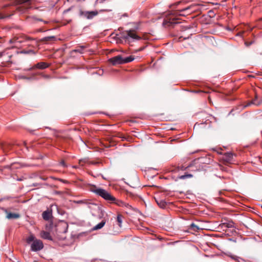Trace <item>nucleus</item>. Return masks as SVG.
<instances>
[{
	"instance_id": "obj_15",
	"label": "nucleus",
	"mask_w": 262,
	"mask_h": 262,
	"mask_svg": "<svg viewBox=\"0 0 262 262\" xmlns=\"http://www.w3.org/2000/svg\"><path fill=\"white\" fill-rule=\"evenodd\" d=\"M40 236L41 238L45 239H49L50 241L52 240V237L50 235V233L47 231H42L40 232Z\"/></svg>"
},
{
	"instance_id": "obj_38",
	"label": "nucleus",
	"mask_w": 262,
	"mask_h": 262,
	"mask_svg": "<svg viewBox=\"0 0 262 262\" xmlns=\"http://www.w3.org/2000/svg\"><path fill=\"white\" fill-rule=\"evenodd\" d=\"M261 101H262V99H261Z\"/></svg>"
},
{
	"instance_id": "obj_18",
	"label": "nucleus",
	"mask_w": 262,
	"mask_h": 262,
	"mask_svg": "<svg viewBox=\"0 0 262 262\" xmlns=\"http://www.w3.org/2000/svg\"><path fill=\"white\" fill-rule=\"evenodd\" d=\"M186 167L182 165L178 166L177 167H173L171 169V171L173 172H177L180 170H184L186 169Z\"/></svg>"
},
{
	"instance_id": "obj_32",
	"label": "nucleus",
	"mask_w": 262,
	"mask_h": 262,
	"mask_svg": "<svg viewBox=\"0 0 262 262\" xmlns=\"http://www.w3.org/2000/svg\"><path fill=\"white\" fill-rule=\"evenodd\" d=\"M198 160H199V161H200V162H203L202 161V158H198Z\"/></svg>"
},
{
	"instance_id": "obj_34",
	"label": "nucleus",
	"mask_w": 262,
	"mask_h": 262,
	"mask_svg": "<svg viewBox=\"0 0 262 262\" xmlns=\"http://www.w3.org/2000/svg\"><path fill=\"white\" fill-rule=\"evenodd\" d=\"M191 92L193 93H196V91L195 90H193V91H191Z\"/></svg>"
},
{
	"instance_id": "obj_6",
	"label": "nucleus",
	"mask_w": 262,
	"mask_h": 262,
	"mask_svg": "<svg viewBox=\"0 0 262 262\" xmlns=\"http://www.w3.org/2000/svg\"><path fill=\"white\" fill-rule=\"evenodd\" d=\"M181 31V34L179 38V41H185L189 45L190 43V36L192 35L190 29L184 27Z\"/></svg>"
},
{
	"instance_id": "obj_2",
	"label": "nucleus",
	"mask_w": 262,
	"mask_h": 262,
	"mask_svg": "<svg viewBox=\"0 0 262 262\" xmlns=\"http://www.w3.org/2000/svg\"><path fill=\"white\" fill-rule=\"evenodd\" d=\"M26 242L28 244L31 245V250L32 251H38L43 248L42 242L40 239H36L33 234H30L26 238Z\"/></svg>"
},
{
	"instance_id": "obj_9",
	"label": "nucleus",
	"mask_w": 262,
	"mask_h": 262,
	"mask_svg": "<svg viewBox=\"0 0 262 262\" xmlns=\"http://www.w3.org/2000/svg\"><path fill=\"white\" fill-rule=\"evenodd\" d=\"M98 14V12L97 10L91 11L80 10L79 12V15L80 16L88 19H91Z\"/></svg>"
},
{
	"instance_id": "obj_23",
	"label": "nucleus",
	"mask_w": 262,
	"mask_h": 262,
	"mask_svg": "<svg viewBox=\"0 0 262 262\" xmlns=\"http://www.w3.org/2000/svg\"><path fill=\"white\" fill-rule=\"evenodd\" d=\"M192 177V175L191 174L185 173L183 175H179L178 178L180 179H185L189 178Z\"/></svg>"
},
{
	"instance_id": "obj_25",
	"label": "nucleus",
	"mask_w": 262,
	"mask_h": 262,
	"mask_svg": "<svg viewBox=\"0 0 262 262\" xmlns=\"http://www.w3.org/2000/svg\"><path fill=\"white\" fill-rule=\"evenodd\" d=\"M29 18L31 19L32 20H37V21H42V22H43V23L45 24H47L49 23V21H46V20H42L41 18H37L35 16L29 17Z\"/></svg>"
},
{
	"instance_id": "obj_4",
	"label": "nucleus",
	"mask_w": 262,
	"mask_h": 262,
	"mask_svg": "<svg viewBox=\"0 0 262 262\" xmlns=\"http://www.w3.org/2000/svg\"><path fill=\"white\" fill-rule=\"evenodd\" d=\"M121 37L129 43L134 41L135 40H139L141 39V37L136 34L135 31L132 30H129L122 32L121 33Z\"/></svg>"
},
{
	"instance_id": "obj_13",
	"label": "nucleus",
	"mask_w": 262,
	"mask_h": 262,
	"mask_svg": "<svg viewBox=\"0 0 262 262\" xmlns=\"http://www.w3.org/2000/svg\"><path fill=\"white\" fill-rule=\"evenodd\" d=\"M254 104L256 106L260 105L261 104H262V101L261 100H259L258 99L257 95H256L255 96V98L253 99L251 102L248 103L247 105L245 106V107H247L248 106H250L251 104Z\"/></svg>"
},
{
	"instance_id": "obj_17",
	"label": "nucleus",
	"mask_w": 262,
	"mask_h": 262,
	"mask_svg": "<svg viewBox=\"0 0 262 262\" xmlns=\"http://www.w3.org/2000/svg\"><path fill=\"white\" fill-rule=\"evenodd\" d=\"M203 222L201 221L200 219H198V230H204L207 229V227L205 225H203ZM199 231H198V235H200V233L198 234Z\"/></svg>"
},
{
	"instance_id": "obj_26",
	"label": "nucleus",
	"mask_w": 262,
	"mask_h": 262,
	"mask_svg": "<svg viewBox=\"0 0 262 262\" xmlns=\"http://www.w3.org/2000/svg\"><path fill=\"white\" fill-rule=\"evenodd\" d=\"M223 227H227L228 228H232L234 227L233 223L232 222H230L228 223H224L222 224Z\"/></svg>"
},
{
	"instance_id": "obj_8",
	"label": "nucleus",
	"mask_w": 262,
	"mask_h": 262,
	"mask_svg": "<svg viewBox=\"0 0 262 262\" xmlns=\"http://www.w3.org/2000/svg\"><path fill=\"white\" fill-rule=\"evenodd\" d=\"M14 10L12 8L9 6H5L0 10V19H4L8 18L12 15Z\"/></svg>"
},
{
	"instance_id": "obj_35",
	"label": "nucleus",
	"mask_w": 262,
	"mask_h": 262,
	"mask_svg": "<svg viewBox=\"0 0 262 262\" xmlns=\"http://www.w3.org/2000/svg\"><path fill=\"white\" fill-rule=\"evenodd\" d=\"M180 3H181V2H178V3H176V5H179Z\"/></svg>"
},
{
	"instance_id": "obj_1",
	"label": "nucleus",
	"mask_w": 262,
	"mask_h": 262,
	"mask_svg": "<svg viewBox=\"0 0 262 262\" xmlns=\"http://www.w3.org/2000/svg\"><path fill=\"white\" fill-rule=\"evenodd\" d=\"M192 6H187L184 8H178L177 9L172 16L169 18L165 19L163 23V25L167 27H174L175 25L180 24V22L178 20L179 18V16H185L190 14L192 12L194 11Z\"/></svg>"
},
{
	"instance_id": "obj_5",
	"label": "nucleus",
	"mask_w": 262,
	"mask_h": 262,
	"mask_svg": "<svg viewBox=\"0 0 262 262\" xmlns=\"http://www.w3.org/2000/svg\"><path fill=\"white\" fill-rule=\"evenodd\" d=\"M92 191L97 195L102 197L105 200L110 203L111 201L115 200V198L104 189L101 188H96L93 189Z\"/></svg>"
},
{
	"instance_id": "obj_37",
	"label": "nucleus",
	"mask_w": 262,
	"mask_h": 262,
	"mask_svg": "<svg viewBox=\"0 0 262 262\" xmlns=\"http://www.w3.org/2000/svg\"><path fill=\"white\" fill-rule=\"evenodd\" d=\"M200 92H200V91H199V90H198L197 93H200Z\"/></svg>"
},
{
	"instance_id": "obj_16",
	"label": "nucleus",
	"mask_w": 262,
	"mask_h": 262,
	"mask_svg": "<svg viewBox=\"0 0 262 262\" xmlns=\"http://www.w3.org/2000/svg\"><path fill=\"white\" fill-rule=\"evenodd\" d=\"M86 48L85 46H80L76 47L75 49L73 50L72 52L79 53L80 54H83L84 50Z\"/></svg>"
},
{
	"instance_id": "obj_28",
	"label": "nucleus",
	"mask_w": 262,
	"mask_h": 262,
	"mask_svg": "<svg viewBox=\"0 0 262 262\" xmlns=\"http://www.w3.org/2000/svg\"><path fill=\"white\" fill-rule=\"evenodd\" d=\"M55 37L54 36H47V37H45L43 38V41H50V40H55Z\"/></svg>"
},
{
	"instance_id": "obj_10",
	"label": "nucleus",
	"mask_w": 262,
	"mask_h": 262,
	"mask_svg": "<svg viewBox=\"0 0 262 262\" xmlns=\"http://www.w3.org/2000/svg\"><path fill=\"white\" fill-rule=\"evenodd\" d=\"M23 42V39L19 37H14L9 40L10 44H13L12 48H17L19 45Z\"/></svg>"
},
{
	"instance_id": "obj_31",
	"label": "nucleus",
	"mask_w": 262,
	"mask_h": 262,
	"mask_svg": "<svg viewBox=\"0 0 262 262\" xmlns=\"http://www.w3.org/2000/svg\"><path fill=\"white\" fill-rule=\"evenodd\" d=\"M193 228H196V226L194 223H192L190 225V229Z\"/></svg>"
},
{
	"instance_id": "obj_22",
	"label": "nucleus",
	"mask_w": 262,
	"mask_h": 262,
	"mask_svg": "<svg viewBox=\"0 0 262 262\" xmlns=\"http://www.w3.org/2000/svg\"><path fill=\"white\" fill-rule=\"evenodd\" d=\"M123 216L121 214H118L116 219L118 225L120 227H121Z\"/></svg>"
},
{
	"instance_id": "obj_7",
	"label": "nucleus",
	"mask_w": 262,
	"mask_h": 262,
	"mask_svg": "<svg viewBox=\"0 0 262 262\" xmlns=\"http://www.w3.org/2000/svg\"><path fill=\"white\" fill-rule=\"evenodd\" d=\"M31 1L32 0H16L18 4L21 5V6L18 7L17 9L21 13L26 12L31 8Z\"/></svg>"
},
{
	"instance_id": "obj_20",
	"label": "nucleus",
	"mask_w": 262,
	"mask_h": 262,
	"mask_svg": "<svg viewBox=\"0 0 262 262\" xmlns=\"http://www.w3.org/2000/svg\"><path fill=\"white\" fill-rule=\"evenodd\" d=\"M105 222L104 221H102L100 223L96 225L93 227L94 230H97L98 229H101L105 225Z\"/></svg>"
},
{
	"instance_id": "obj_36",
	"label": "nucleus",
	"mask_w": 262,
	"mask_h": 262,
	"mask_svg": "<svg viewBox=\"0 0 262 262\" xmlns=\"http://www.w3.org/2000/svg\"><path fill=\"white\" fill-rule=\"evenodd\" d=\"M26 39H27V40H31V38H30V37H27V38H26Z\"/></svg>"
},
{
	"instance_id": "obj_12",
	"label": "nucleus",
	"mask_w": 262,
	"mask_h": 262,
	"mask_svg": "<svg viewBox=\"0 0 262 262\" xmlns=\"http://www.w3.org/2000/svg\"><path fill=\"white\" fill-rule=\"evenodd\" d=\"M233 159V155L230 152L225 153L223 157V160L225 162L230 163Z\"/></svg>"
},
{
	"instance_id": "obj_33",
	"label": "nucleus",
	"mask_w": 262,
	"mask_h": 262,
	"mask_svg": "<svg viewBox=\"0 0 262 262\" xmlns=\"http://www.w3.org/2000/svg\"><path fill=\"white\" fill-rule=\"evenodd\" d=\"M251 43H248L247 42H245V45L247 46H249L250 45H251Z\"/></svg>"
},
{
	"instance_id": "obj_30",
	"label": "nucleus",
	"mask_w": 262,
	"mask_h": 262,
	"mask_svg": "<svg viewBox=\"0 0 262 262\" xmlns=\"http://www.w3.org/2000/svg\"><path fill=\"white\" fill-rule=\"evenodd\" d=\"M124 207L128 208H131V206L130 205H129L128 203H125V205H124Z\"/></svg>"
},
{
	"instance_id": "obj_24",
	"label": "nucleus",
	"mask_w": 262,
	"mask_h": 262,
	"mask_svg": "<svg viewBox=\"0 0 262 262\" xmlns=\"http://www.w3.org/2000/svg\"><path fill=\"white\" fill-rule=\"evenodd\" d=\"M158 205L161 207V208H165L166 206V203L164 200H160V201H156Z\"/></svg>"
},
{
	"instance_id": "obj_27",
	"label": "nucleus",
	"mask_w": 262,
	"mask_h": 262,
	"mask_svg": "<svg viewBox=\"0 0 262 262\" xmlns=\"http://www.w3.org/2000/svg\"><path fill=\"white\" fill-rule=\"evenodd\" d=\"M42 217L45 220H48L50 218V213L48 211H44L42 213Z\"/></svg>"
},
{
	"instance_id": "obj_29",
	"label": "nucleus",
	"mask_w": 262,
	"mask_h": 262,
	"mask_svg": "<svg viewBox=\"0 0 262 262\" xmlns=\"http://www.w3.org/2000/svg\"><path fill=\"white\" fill-rule=\"evenodd\" d=\"M63 167H68V165L67 164L65 163V162L64 161V160H62L61 162H60V163Z\"/></svg>"
},
{
	"instance_id": "obj_19",
	"label": "nucleus",
	"mask_w": 262,
	"mask_h": 262,
	"mask_svg": "<svg viewBox=\"0 0 262 262\" xmlns=\"http://www.w3.org/2000/svg\"><path fill=\"white\" fill-rule=\"evenodd\" d=\"M20 217L18 213L8 212L7 213V218L8 219H18Z\"/></svg>"
},
{
	"instance_id": "obj_14",
	"label": "nucleus",
	"mask_w": 262,
	"mask_h": 262,
	"mask_svg": "<svg viewBox=\"0 0 262 262\" xmlns=\"http://www.w3.org/2000/svg\"><path fill=\"white\" fill-rule=\"evenodd\" d=\"M75 203L77 204H85L88 205V207L89 208H92L93 206H97L96 204L90 203L88 202L86 200H79L77 201H75Z\"/></svg>"
},
{
	"instance_id": "obj_21",
	"label": "nucleus",
	"mask_w": 262,
	"mask_h": 262,
	"mask_svg": "<svg viewBox=\"0 0 262 262\" xmlns=\"http://www.w3.org/2000/svg\"><path fill=\"white\" fill-rule=\"evenodd\" d=\"M111 203H114L120 207H124V205H125V202L119 200H117L116 198L115 201H111Z\"/></svg>"
},
{
	"instance_id": "obj_11",
	"label": "nucleus",
	"mask_w": 262,
	"mask_h": 262,
	"mask_svg": "<svg viewBox=\"0 0 262 262\" xmlns=\"http://www.w3.org/2000/svg\"><path fill=\"white\" fill-rule=\"evenodd\" d=\"M49 66V64L46 62H40L37 63L35 65H34V67L30 68L27 70L30 71L35 68H37V69H46L47 68H48Z\"/></svg>"
},
{
	"instance_id": "obj_3",
	"label": "nucleus",
	"mask_w": 262,
	"mask_h": 262,
	"mask_svg": "<svg viewBox=\"0 0 262 262\" xmlns=\"http://www.w3.org/2000/svg\"><path fill=\"white\" fill-rule=\"evenodd\" d=\"M135 58L133 56H129L123 58L121 55H118L108 59V61L113 66L122 64L133 61Z\"/></svg>"
}]
</instances>
